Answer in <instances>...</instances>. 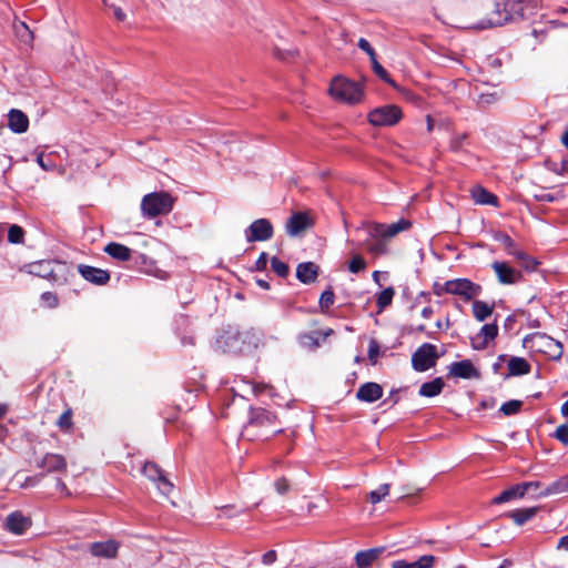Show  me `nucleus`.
Segmentation results:
<instances>
[{"mask_svg":"<svg viewBox=\"0 0 568 568\" xmlns=\"http://www.w3.org/2000/svg\"><path fill=\"white\" fill-rule=\"evenodd\" d=\"M402 119V111L396 105H385L369 112L368 121L375 126H389Z\"/></svg>","mask_w":568,"mask_h":568,"instance_id":"6e6552de","label":"nucleus"},{"mask_svg":"<svg viewBox=\"0 0 568 568\" xmlns=\"http://www.w3.org/2000/svg\"><path fill=\"white\" fill-rule=\"evenodd\" d=\"M561 143L568 149V129L564 132L561 136Z\"/></svg>","mask_w":568,"mask_h":568,"instance_id":"774afa93","label":"nucleus"},{"mask_svg":"<svg viewBox=\"0 0 568 568\" xmlns=\"http://www.w3.org/2000/svg\"><path fill=\"white\" fill-rule=\"evenodd\" d=\"M467 140L466 133H456L452 136L449 141V149L454 152H458L463 150V146Z\"/></svg>","mask_w":568,"mask_h":568,"instance_id":"49530a36","label":"nucleus"},{"mask_svg":"<svg viewBox=\"0 0 568 568\" xmlns=\"http://www.w3.org/2000/svg\"><path fill=\"white\" fill-rule=\"evenodd\" d=\"M520 485L524 490V494H526L530 489H538L541 486L539 481H526Z\"/></svg>","mask_w":568,"mask_h":568,"instance_id":"e2e57ef3","label":"nucleus"},{"mask_svg":"<svg viewBox=\"0 0 568 568\" xmlns=\"http://www.w3.org/2000/svg\"><path fill=\"white\" fill-rule=\"evenodd\" d=\"M8 126L14 133H24L29 128V118L21 110L11 109L8 113Z\"/></svg>","mask_w":568,"mask_h":568,"instance_id":"2eb2a0df","label":"nucleus"},{"mask_svg":"<svg viewBox=\"0 0 568 568\" xmlns=\"http://www.w3.org/2000/svg\"><path fill=\"white\" fill-rule=\"evenodd\" d=\"M378 353H379V346L378 344L375 342V341H372L369 343V347H368V358L375 363L376 362V358L378 356Z\"/></svg>","mask_w":568,"mask_h":568,"instance_id":"4d7b16f0","label":"nucleus"},{"mask_svg":"<svg viewBox=\"0 0 568 568\" xmlns=\"http://www.w3.org/2000/svg\"><path fill=\"white\" fill-rule=\"evenodd\" d=\"M524 496H525V494L521 488V485L518 484V485L511 486L510 488L504 490L500 495L496 496L493 499V503L496 505H499V504L507 503V501H510L516 498H523Z\"/></svg>","mask_w":568,"mask_h":568,"instance_id":"c85d7f7f","label":"nucleus"},{"mask_svg":"<svg viewBox=\"0 0 568 568\" xmlns=\"http://www.w3.org/2000/svg\"><path fill=\"white\" fill-rule=\"evenodd\" d=\"M78 271L84 280L95 285H104L110 281V274L105 270L80 264L78 266Z\"/></svg>","mask_w":568,"mask_h":568,"instance_id":"f8f14e48","label":"nucleus"},{"mask_svg":"<svg viewBox=\"0 0 568 568\" xmlns=\"http://www.w3.org/2000/svg\"><path fill=\"white\" fill-rule=\"evenodd\" d=\"M334 304V293L332 290H326L320 297V307L323 312L327 311Z\"/></svg>","mask_w":568,"mask_h":568,"instance_id":"09e8293b","label":"nucleus"},{"mask_svg":"<svg viewBox=\"0 0 568 568\" xmlns=\"http://www.w3.org/2000/svg\"><path fill=\"white\" fill-rule=\"evenodd\" d=\"M538 201H545V202H552L555 200V196L549 193H542L535 196Z\"/></svg>","mask_w":568,"mask_h":568,"instance_id":"0e129e2a","label":"nucleus"},{"mask_svg":"<svg viewBox=\"0 0 568 568\" xmlns=\"http://www.w3.org/2000/svg\"><path fill=\"white\" fill-rule=\"evenodd\" d=\"M372 62V69L373 71L375 72V74L381 78L383 81L389 83V84H394L393 83V80L390 79L389 74L387 73V71L379 64V62L377 61L376 57L373 58L371 60Z\"/></svg>","mask_w":568,"mask_h":568,"instance_id":"a18cd8bd","label":"nucleus"},{"mask_svg":"<svg viewBox=\"0 0 568 568\" xmlns=\"http://www.w3.org/2000/svg\"><path fill=\"white\" fill-rule=\"evenodd\" d=\"M318 267L312 262H305L297 265L296 276L305 284L312 283L316 280Z\"/></svg>","mask_w":568,"mask_h":568,"instance_id":"6ab92c4d","label":"nucleus"},{"mask_svg":"<svg viewBox=\"0 0 568 568\" xmlns=\"http://www.w3.org/2000/svg\"><path fill=\"white\" fill-rule=\"evenodd\" d=\"M494 306L484 301L473 302V315L478 322H484L491 316Z\"/></svg>","mask_w":568,"mask_h":568,"instance_id":"7c9ffc66","label":"nucleus"},{"mask_svg":"<svg viewBox=\"0 0 568 568\" xmlns=\"http://www.w3.org/2000/svg\"><path fill=\"white\" fill-rule=\"evenodd\" d=\"M449 375L459 378H473L477 377L478 373L474 367L473 363L468 359L455 362L449 366Z\"/></svg>","mask_w":568,"mask_h":568,"instance_id":"f3484780","label":"nucleus"},{"mask_svg":"<svg viewBox=\"0 0 568 568\" xmlns=\"http://www.w3.org/2000/svg\"><path fill=\"white\" fill-rule=\"evenodd\" d=\"M366 268V262L365 260L358 255L355 254L352 260L348 263V270L351 273L357 274L361 271H364Z\"/></svg>","mask_w":568,"mask_h":568,"instance_id":"c03bdc74","label":"nucleus"},{"mask_svg":"<svg viewBox=\"0 0 568 568\" xmlns=\"http://www.w3.org/2000/svg\"><path fill=\"white\" fill-rule=\"evenodd\" d=\"M383 552V548H374L365 551H359L356 555V565L358 568H368L373 561Z\"/></svg>","mask_w":568,"mask_h":568,"instance_id":"393cba45","label":"nucleus"},{"mask_svg":"<svg viewBox=\"0 0 568 568\" xmlns=\"http://www.w3.org/2000/svg\"><path fill=\"white\" fill-rule=\"evenodd\" d=\"M444 381L442 377H437L430 382L424 383L419 388V395L424 397H434L442 393L444 388Z\"/></svg>","mask_w":568,"mask_h":568,"instance_id":"a878e982","label":"nucleus"},{"mask_svg":"<svg viewBox=\"0 0 568 568\" xmlns=\"http://www.w3.org/2000/svg\"><path fill=\"white\" fill-rule=\"evenodd\" d=\"M104 251L113 258L119 261H128L131 257V250L119 243H110Z\"/></svg>","mask_w":568,"mask_h":568,"instance_id":"c756f323","label":"nucleus"},{"mask_svg":"<svg viewBox=\"0 0 568 568\" xmlns=\"http://www.w3.org/2000/svg\"><path fill=\"white\" fill-rule=\"evenodd\" d=\"M240 337L241 334L226 333L225 335L221 336L219 343L221 344V347H223L225 352H243V347L239 345Z\"/></svg>","mask_w":568,"mask_h":568,"instance_id":"bb28decb","label":"nucleus"},{"mask_svg":"<svg viewBox=\"0 0 568 568\" xmlns=\"http://www.w3.org/2000/svg\"><path fill=\"white\" fill-rule=\"evenodd\" d=\"M119 545L114 540L93 542L90 550L93 556L113 558L116 556Z\"/></svg>","mask_w":568,"mask_h":568,"instance_id":"a211bd4d","label":"nucleus"},{"mask_svg":"<svg viewBox=\"0 0 568 568\" xmlns=\"http://www.w3.org/2000/svg\"><path fill=\"white\" fill-rule=\"evenodd\" d=\"M521 406H523V402L521 400L513 399V400L504 403L500 406L499 410L505 416H511V415L517 414L520 410Z\"/></svg>","mask_w":568,"mask_h":568,"instance_id":"ea45409f","label":"nucleus"},{"mask_svg":"<svg viewBox=\"0 0 568 568\" xmlns=\"http://www.w3.org/2000/svg\"><path fill=\"white\" fill-rule=\"evenodd\" d=\"M498 334V326L495 323L484 325L480 331L471 337V347L477 351L485 349L490 341Z\"/></svg>","mask_w":568,"mask_h":568,"instance_id":"9b49d317","label":"nucleus"},{"mask_svg":"<svg viewBox=\"0 0 568 568\" xmlns=\"http://www.w3.org/2000/svg\"><path fill=\"white\" fill-rule=\"evenodd\" d=\"M374 242L366 241L365 245L369 253L374 255H383L387 252L385 239H374Z\"/></svg>","mask_w":568,"mask_h":568,"instance_id":"58836bf2","label":"nucleus"},{"mask_svg":"<svg viewBox=\"0 0 568 568\" xmlns=\"http://www.w3.org/2000/svg\"><path fill=\"white\" fill-rule=\"evenodd\" d=\"M443 291L447 294L458 295L470 301L481 293V286L468 278H456L445 282Z\"/></svg>","mask_w":568,"mask_h":568,"instance_id":"39448f33","label":"nucleus"},{"mask_svg":"<svg viewBox=\"0 0 568 568\" xmlns=\"http://www.w3.org/2000/svg\"><path fill=\"white\" fill-rule=\"evenodd\" d=\"M30 273L40 277H48L53 273L51 262L41 261L30 265Z\"/></svg>","mask_w":568,"mask_h":568,"instance_id":"e433bc0d","label":"nucleus"},{"mask_svg":"<svg viewBox=\"0 0 568 568\" xmlns=\"http://www.w3.org/2000/svg\"><path fill=\"white\" fill-rule=\"evenodd\" d=\"M538 7L539 0H495L488 19L481 21L478 27L480 29L500 27L532 14Z\"/></svg>","mask_w":568,"mask_h":568,"instance_id":"f257e3e1","label":"nucleus"},{"mask_svg":"<svg viewBox=\"0 0 568 568\" xmlns=\"http://www.w3.org/2000/svg\"><path fill=\"white\" fill-rule=\"evenodd\" d=\"M16 32L23 42H30L32 40V33L24 22H20L16 26Z\"/></svg>","mask_w":568,"mask_h":568,"instance_id":"3c124183","label":"nucleus"},{"mask_svg":"<svg viewBox=\"0 0 568 568\" xmlns=\"http://www.w3.org/2000/svg\"><path fill=\"white\" fill-rule=\"evenodd\" d=\"M498 282L504 285H513L523 280V274L519 270L510 266L506 262L495 261L491 264Z\"/></svg>","mask_w":568,"mask_h":568,"instance_id":"9d476101","label":"nucleus"},{"mask_svg":"<svg viewBox=\"0 0 568 568\" xmlns=\"http://www.w3.org/2000/svg\"><path fill=\"white\" fill-rule=\"evenodd\" d=\"M568 493V475L562 476L548 485L542 491L539 493V497H548L552 495H559Z\"/></svg>","mask_w":568,"mask_h":568,"instance_id":"5701e85b","label":"nucleus"},{"mask_svg":"<svg viewBox=\"0 0 568 568\" xmlns=\"http://www.w3.org/2000/svg\"><path fill=\"white\" fill-rule=\"evenodd\" d=\"M555 437L564 445H568V425H560L555 432Z\"/></svg>","mask_w":568,"mask_h":568,"instance_id":"603ef678","label":"nucleus"},{"mask_svg":"<svg viewBox=\"0 0 568 568\" xmlns=\"http://www.w3.org/2000/svg\"><path fill=\"white\" fill-rule=\"evenodd\" d=\"M109 8L112 10L113 16L118 21L122 22L126 19L125 12L120 7L110 4Z\"/></svg>","mask_w":568,"mask_h":568,"instance_id":"13d9d810","label":"nucleus"},{"mask_svg":"<svg viewBox=\"0 0 568 568\" xmlns=\"http://www.w3.org/2000/svg\"><path fill=\"white\" fill-rule=\"evenodd\" d=\"M435 562V557L432 555L422 556L418 560L408 562L405 560H396L393 562L392 568H432Z\"/></svg>","mask_w":568,"mask_h":568,"instance_id":"4be33fe9","label":"nucleus"},{"mask_svg":"<svg viewBox=\"0 0 568 568\" xmlns=\"http://www.w3.org/2000/svg\"><path fill=\"white\" fill-rule=\"evenodd\" d=\"M471 197L475 201V203L480 205H497L498 199L496 195L487 191L485 187L480 185H476L470 191Z\"/></svg>","mask_w":568,"mask_h":568,"instance_id":"aec40b11","label":"nucleus"},{"mask_svg":"<svg viewBox=\"0 0 568 568\" xmlns=\"http://www.w3.org/2000/svg\"><path fill=\"white\" fill-rule=\"evenodd\" d=\"M538 511V507H530L524 509H516L509 513V517L514 520V523L518 526L524 525L526 521L530 520L535 517Z\"/></svg>","mask_w":568,"mask_h":568,"instance_id":"2f4dec72","label":"nucleus"},{"mask_svg":"<svg viewBox=\"0 0 568 568\" xmlns=\"http://www.w3.org/2000/svg\"><path fill=\"white\" fill-rule=\"evenodd\" d=\"M173 197L166 192H153L143 196L141 210L149 219L166 215L172 211Z\"/></svg>","mask_w":568,"mask_h":568,"instance_id":"7ed1b4c3","label":"nucleus"},{"mask_svg":"<svg viewBox=\"0 0 568 568\" xmlns=\"http://www.w3.org/2000/svg\"><path fill=\"white\" fill-rule=\"evenodd\" d=\"M52 153L44 154L43 152L39 153L37 156V163L44 171H54L58 170L60 174H63L64 170L62 168H57L55 163L51 160Z\"/></svg>","mask_w":568,"mask_h":568,"instance_id":"4c0bfd02","label":"nucleus"},{"mask_svg":"<svg viewBox=\"0 0 568 568\" xmlns=\"http://www.w3.org/2000/svg\"><path fill=\"white\" fill-rule=\"evenodd\" d=\"M271 266L274 273H276L281 277H286L288 274V266L278 260L277 257H273L271 261Z\"/></svg>","mask_w":568,"mask_h":568,"instance_id":"de8ad7c7","label":"nucleus"},{"mask_svg":"<svg viewBox=\"0 0 568 568\" xmlns=\"http://www.w3.org/2000/svg\"><path fill=\"white\" fill-rule=\"evenodd\" d=\"M412 223L408 220L400 219L399 221L392 224L372 223L368 225V235L372 239H385L389 240L400 232L407 231Z\"/></svg>","mask_w":568,"mask_h":568,"instance_id":"423d86ee","label":"nucleus"},{"mask_svg":"<svg viewBox=\"0 0 568 568\" xmlns=\"http://www.w3.org/2000/svg\"><path fill=\"white\" fill-rule=\"evenodd\" d=\"M389 493V485L383 484L377 489L372 490L368 495V499L372 504L379 503Z\"/></svg>","mask_w":568,"mask_h":568,"instance_id":"79ce46f5","label":"nucleus"},{"mask_svg":"<svg viewBox=\"0 0 568 568\" xmlns=\"http://www.w3.org/2000/svg\"><path fill=\"white\" fill-rule=\"evenodd\" d=\"M493 237L495 241L499 242L504 246L505 251L511 256H514V252L519 250L513 239L505 232H495Z\"/></svg>","mask_w":568,"mask_h":568,"instance_id":"473e14b6","label":"nucleus"},{"mask_svg":"<svg viewBox=\"0 0 568 568\" xmlns=\"http://www.w3.org/2000/svg\"><path fill=\"white\" fill-rule=\"evenodd\" d=\"M557 548L565 549L568 551V535H566L559 539Z\"/></svg>","mask_w":568,"mask_h":568,"instance_id":"69168bd1","label":"nucleus"},{"mask_svg":"<svg viewBox=\"0 0 568 568\" xmlns=\"http://www.w3.org/2000/svg\"><path fill=\"white\" fill-rule=\"evenodd\" d=\"M58 426L62 430H70L72 426V412L71 409H67L58 419Z\"/></svg>","mask_w":568,"mask_h":568,"instance_id":"8fccbe9b","label":"nucleus"},{"mask_svg":"<svg viewBox=\"0 0 568 568\" xmlns=\"http://www.w3.org/2000/svg\"><path fill=\"white\" fill-rule=\"evenodd\" d=\"M272 236L273 226L266 219L255 220L245 231L247 242H263L270 240Z\"/></svg>","mask_w":568,"mask_h":568,"instance_id":"1a4fd4ad","label":"nucleus"},{"mask_svg":"<svg viewBox=\"0 0 568 568\" xmlns=\"http://www.w3.org/2000/svg\"><path fill=\"white\" fill-rule=\"evenodd\" d=\"M65 465L64 458L57 454H47L41 462V467L47 469V471L63 470Z\"/></svg>","mask_w":568,"mask_h":568,"instance_id":"b1692460","label":"nucleus"},{"mask_svg":"<svg viewBox=\"0 0 568 568\" xmlns=\"http://www.w3.org/2000/svg\"><path fill=\"white\" fill-rule=\"evenodd\" d=\"M267 262H268L267 254L262 253L256 261V268L260 271H264L267 266Z\"/></svg>","mask_w":568,"mask_h":568,"instance_id":"680f3d73","label":"nucleus"},{"mask_svg":"<svg viewBox=\"0 0 568 568\" xmlns=\"http://www.w3.org/2000/svg\"><path fill=\"white\" fill-rule=\"evenodd\" d=\"M437 359V347L433 344L425 343L413 354L412 364L415 371L425 372L435 366Z\"/></svg>","mask_w":568,"mask_h":568,"instance_id":"0eeeda50","label":"nucleus"},{"mask_svg":"<svg viewBox=\"0 0 568 568\" xmlns=\"http://www.w3.org/2000/svg\"><path fill=\"white\" fill-rule=\"evenodd\" d=\"M30 518L23 516L20 511L10 514L4 523L6 529L14 535H22L30 528Z\"/></svg>","mask_w":568,"mask_h":568,"instance_id":"ddd939ff","label":"nucleus"},{"mask_svg":"<svg viewBox=\"0 0 568 568\" xmlns=\"http://www.w3.org/2000/svg\"><path fill=\"white\" fill-rule=\"evenodd\" d=\"M332 334H333L332 328H327L323 333H320V332L304 333V334L300 335L298 341H300V344L304 347L317 348L321 345L318 337L322 336L323 339H325L326 337H328Z\"/></svg>","mask_w":568,"mask_h":568,"instance_id":"412c9836","label":"nucleus"},{"mask_svg":"<svg viewBox=\"0 0 568 568\" xmlns=\"http://www.w3.org/2000/svg\"><path fill=\"white\" fill-rule=\"evenodd\" d=\"M509 375H526L530 372V364L523 357H511L508 362Z\"/></svg>","mask_w":568,"mask_h":568,"instance_id":"cd10ccee","label":"nucleus"},{"mask_svg":"<svg viewBox=\"0 0 568 568\" xmlns=\"http://www.w3.org/2000/svg\"><path fill=\"white\" fill-rule=\"evenodd\" d=\"M328 92L337 101L356 104L362 101L364 92L359 83L344 77H336L332 80Z\"/></svg>","mask_w":568,"mask_h":568,"instance_id":"f03ea898","label":"nucleus"},{"mask_svg":"<svg viewBox=\"0 0 568 568\" xmlns=\"http://www.w3.org/2000/svg\"><path fill=\"white\" fill-rule=\"evenodd\" d=\"M142 471L149 479L154 481H158L163 476L161 469L153 463H145Z\"/></svg>","mask_w":568,"mask_h":568,"instance_id":"a19ab883","label":"nucleus"},{"mask_svg":"<svg viewBox=\"0 0 568 568\" xmlns=\"http://www.w3.org/2000/svg\"><path fill=\"white\" fill-rule=\"evenodd\" d=\"M311 226L307 214L298 212L293 214L286 222V232L291 236H297Z\"/></svg>","mask_w":568,"mask_h":568,"instance_id":"4468645a","label":"nucleus"},{"mask_svg":"<svg viewBox=\"0 0 568 568\" xmlns=\"http://www.w3.org/2000/svg\"><path fill=\"white\" fill-rule=\"evenodd\" d=\"M394 295L395 290L393 287H387L377 294L376 304L378 307V313H382L387 306L392 304Z\"/></svg>","mask_w":568,"mask_h":568,"instance_id":"c9c22d12","label":"nucleus"},{"mask_svg":"<svg viewBox=\"0 0 568 568\" xmlns=\"http://www.w3.org/2000/svg\"><path fill=\"white\" fill-rule=\"evenodd\" d=\"M501 95L500 90L491 89L480 92L477 101L479 105L486 106L498 102L501 99Z\"/></svg>","mask_w":568,"mask_h":568,"instance_id":"f704fd0d","label":"nucleus"},{"mask_svg":"<svg viewBox=\"0 0 568 568\" xmlns=\"http://www.w3.org/2000/svg\"><path fill=\"white\" fill-rule=\"evenodd\" d=\"M24 232L19 225H11L8 231V241L13 244L21 243L23 240Z\"/></svg>","mask_w":568,"mask_h":568,"instance_id":"37998d69","label":"nucleus"},{"mask_svg":"<svg viewBox=\"0 0 568 568\" xmlns=\"http://www.w3.org/2000/svg\"><path fill=\"white\" fill-rule=\"evenodd\" d=\"M434 311L432 307L427 306V307H424L423 311H422V316L424 318H429L432 315H433Z\"/></svg>","mask_w":568,"mask_h":568,"instance_id":"338daca9","label":"nucleus"},{"mask_svg":"<svg viewBox=\"0 0 568 568\" xmlns=\"http://www.w3.org/2000/svg\"><path fill=\"white\" fill-rule=\"evenodd\" d=\"M275 488L278 494L283 495L288 490L290 486L285 478H280L275 481Z\"/></svg>","mask_w":568,"mask_h":568,"instance_id":"bf43d9fd","label":"nucleus"},{"mask_svg":"<svg viewBox=\"0 0 568 568\" xmlns=\"http://www.w3.org/2000/svg\"><path fill=\"white\" fill-rule=\"evenodd\" d=\"M514 257L517 260L519 265L526 271H535L539 264L532 256L528 255L520 248L517 252H514Z\"/></svg>","mask_w":568,"mask_h":568,"instance_id":"72a5a7b5","label":"nucleus"},{"mask_svg":"<svg viewBox=\"0 0 568 568\" xmlns=\"http://www.w3.org/2000/svg\"><path fill=\"white\" fill-rule=\"evenodd\" d=\"M383 396V388L377 383H365L363 384L356 393V397L366 403H373L379 399Z\"/></svg>","mask_w":568,"mask_h":568,"instance_id":"dca6fc26","label":"nucleus"},{"mask_svg":"<svg viewBox=\"0 0 568 568\" xmlns=\"http://www.w3.org/2000/svg\"><path fill=\"white\" fill-rule=\"evenodd\" d=\"M358 47H359V49H362L364 52H366L368 54L369 60H372L373 58L376 57L375 50L373 49V47L366 39L361 38L358 40Z\"/></svg>","mask_w":568,"mask_h":568,"instance_id":"864d4df0","label":"nucleus"},{"mask_svg":"<svg viewBox=\"0 0 568 568\" xmlns=\"http://www.w3.org/2000/svg\"><path fill=\"white\" fill-rule=\"evenodd\" d=\"M158 488L163 495H169L173 489V485L164 476H162L158 480Z\"/></svg>","mask_w":568,"mask_h":568,"instance_id":"5fc2aeb1","label":"nucleus"},{"mask_svg":"<svg viewBox=\"0 0 568 568\" xmlns=\"http://www.w3.org/2000/svg\"><path fill=\"white\" fill-rule=\"evenodd\" d=\"M41 298L49 307H55L58 305V297L51 292L43 293Z\"/></svg>","mask_w":568,"mask_h":568,"instance_id":"6e6d98bb","label":"nucleus"},{"mask_svg":"<svg viewBox=\"0 0 568 568\" xmlns=\"http://www.w3.org/2000/svg\"><path fill=\"white\" fill-rule=\"evenodd\" d=\"M276 560V552L274 550H270L265 552L262 557V561L264 565H272Z\"/></svg>","mask_w":568,"mask_h":568,"instance_id":"052dcab7","label":"nucleus"},{"mask_svg":"<svg viewBox=\"0 0 568 568\" xmlns=\"http://www.w3.org/2000/svg\"><path fill=\"white\" fill-rule=\"evenodd\" d=\"M524 346L534 352L545 354L552 359L560 358L562 354L561 343L544 333L527 335L524 338Z\"/></svg>","mask_w":568,"mask_h":568,"instance_id":"20e7f679","label":"nucleus"}]
</instances>
